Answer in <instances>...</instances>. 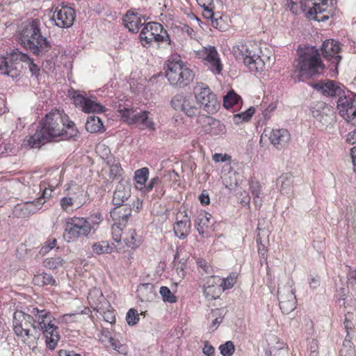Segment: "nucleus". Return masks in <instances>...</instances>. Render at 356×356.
I'll use <instances>...</instances> for the list:
<instances>
[{"mask_svg":"<svg viewBox=\"0 0 356 356\" xmlns=\"http://www.w3.org/2000/svg\"><path fill=\"white\" fill-rule=\"evenodd\" d=\"M78 133L75 124L67 115L61 111H51L42 120L35 133L25 138L24 144L31 148H39L54 138L70 139Z\"/></svg>","mask_w":356,"mask_h":356,"instance_id":"f257e3e1","label":"nucleus"},{"mask_svg":"<svg viewBox=\"0 0 356 356\" xmlns=\"http://www.w3.org/2000/svg\"><path fill=\"white\" fill-rule=\"evenodd\" d=\"M113 204L117 207L111 212L113 216L119 215V218L127 220L132 209L138 212L142 208V202L138 199H131V186L129 182L121 179L116 185L113 195Z\"/></svg>","mask_w":356,"mask_h":356,"instance_id":"f03ea898","label":"nucleus"},{"mask_svg":"<svg viewBox=\"0 0 356 356\" xmlns=\"http://www.w3.org/2000/svg\"><path fill=\"white\" fill-rule=\"evenodd\" d=\"M19 40L22 44L34 54L41 56L49 51L50 42L42 34V22L40 19H32L23 29Z\"/></svg>","mask_w":356,"mask_h":356,"instance_id":"7ed1b4c3","label":"nucleus"},{"mask_svg":"<svg viewBox=\"0 0 356 356\" xmlns=\"http://www.w3.org/2000/svg\"><path fill=\"white\" fill-rule=\"evenodd\" d=\"M295 73L298 72L296 81H300L303 76H312L321 73L325 65L320 58L318 50L315 47H306L299 53Z\"/></svg>","mask_w":356,"mask_h":356,"instance_id":"20e7f679","label":"nucleus"},{"mask_svg":"<svg viewBox=\"0 0 356 356\" xmlns=\"http://www.w3.org/2000/svg\"><path fill=\"white\" fill-rule=\"evenodd\" d=\"M28 312L35 317V323L38 322L37 330L42 332L47 347L54 350L60 340V334L51 313L47 309H39L33 307L28 308Z\"/></svg>","mask_w":356,"mask_h":356,"instance_id":"39448f33","label":"nucleus"},{"mask_svg":"<svg viewBox=\"0 0 356 356\" xmlns=\"http://www.w3.org/2000/svg\"><path fill=\"white\" fill-rule=\"evenodd\" d=\"M328 2L329 0H289V8L296 15L303 13L309 19L325 22L329 19V15L325 14L329 8Z\"/></svg>","mask_w":356,"mask_h":356,"instance_id":"423d86ee","label":"nucleus"},{"mask_svg":"<svg viewBox=\"0 0 356 356\" xmlns=\"http://www.w3.org/2000/svg\"><path fill=\"white\" fill-rule=\"evenodd\" d=\"M13 330L15 334L29 346L35 345L40 338V333L37 330L34 317L29 312L26 314L17 311L13 316Z\"/></svg>","mask_w":356,"mask_h":356,"instance_id":"0eeeda50","label":"nucleus"},{"mask_svg":"<svg viewBox=\"0 0 356 356\" xmlns=\"http://www.w3.org/2000/svg\"><path fill=\"white\" fill-rule=\"evenodd\" d=\"M165 76L170 85L181 88L193 81L195 74L181 60H168L165 64Z\"/></svg>","mask_w":356,"mask_h":356,"instance_id":"6e6552de","label":"nucleus"},{"mask_svg":"<svg viewBox=\"0 0 356 356\" xmlns=\"http://www.w3.org/2000/svg\"><path fill=\"white\" fill-rule=\"evenodd\" d=\"M92 230L93 226L86 218L73 216L65 220V237L68 242L81 236L88 237Z\"/></svg>","mask_w":356,"mask_h":356,"instance_id":"1a4fd4ad","label":"nucleus"},{"mask_svg":"<svg viewBox=\"0 0 356 356\" xmlns=\"http://www.w3.org/2000/svg\"><path fill=\"white\" fill-rule=\"evenodd\" d=\"M238 51L237 56L243 58L244 64L250 71L257 72L263 70L265 63L259 55L261 50L257 44H241L238 46Z\"/></svg>","mask_w":356,"mask_h":356,"instance_id":"9d476101","label":"nucleus"},{"mask_svg":"<svg viewBox=\"0 0 356 356\" xmlns=\"http://www.w3.org/2000/svg\"><path fill=\"white\" fill-rule=\"evenodd\" d=\"M140 40L143 47L152 44L153 42H167L170 44L168 32L163 26L157 22H149L145 25L140 33Z\"/></svg>","mask_w":356,"mask_h":356,"instance_id":"9b49d317","label":"nucleus"},{"mask_svg":"<svg viewBox=\"0 0 356 356\" xmlns=\"http://www.w3.org/2000/svg\"><path fill=\"white\" fill-rule=\"evenodd\" d=\"M121 118L128 124H136L140 129L155 130L154 122L148 116L147 111L136 112L133 108H123L118 109Z\"/></svg>","mask_w":356,"mask_h":356,"instance_id":"f8f14e48","label":"nucleus"},{"mask_svg":"<svg viewBox=\"0 0 356 356\" xmlns=\"http://www.w3.org/2000/svg\"><path fill=\"white\" fill-rule=\"evenodd\" d=\"M195 97L204 109L209 113H213L218 110L219 103L216 95L204 83H197L193 89Z\"/></svg>","mask_w":356,"mask_h":356,"instance_id":"ddd939ff","label":"nucleus"},{"mask_svg":"<svg viewBox=\"0 0 356 356\" xmlns=\"http://www.w3.org/2000/svg\"><path fill=\"white\" fill-rule=\"evenodd\" d=\"M170 103L175 111L182 112L189 118L195 117L200 113V108L197 106L191 95L177 94L172 98Z\"/></svg>","mask_w":356,"mask_h":356,"instance_id":"4468645a","label":"nucleus"},{"mask_svg":"<svg viewBox=\"0 0 356 356\" xmlns=\"http://www.w3.org/2000/svg\"><path fill=\"white\" fill-rule=\"evenodd\" d=\"M197 55L213 74H220L221 73L223 65L215 47H204L197 51Z\"/></svg>","mask_w":356,"mask_h":356,"instance_id":"2eb2a0df","label":"nucleus"},{"mask_svg":"<svg viewBox=\"0 0 356 356\" xmlns=\"http://www.w3.org/2000/svg\"><path fill=\"white\" fill-rule=\"evenodd\" d=\"M69 96L73 99V103L84 113H104L106 108L103 105L84 97L77 90H70Z\"/></svg>","mask_w":356,"mask_h":356,"instance_id":"dca6fc26","label":"nucleus"},{"mask_svg":"<svg viewBox=\"0 0 356 356\" xmlns=\"http://www.w3.org/2000/svg\"><path fill=\"white\" fill-rule=\"evenodd\" d=\"M289 280L287 285L284 286H279L277 290V297L280 303V307L283 314H289L293 312L296 305V298L294 290L292 289L291 282Z\"/></svg>","mask_w":356,"mask_h":356,"instance_id":"f3484780","label":"nucleus"},{"mask_svg":"<svg viewBox=\"0 0 356 356\" xmlns=\"http://www.w3.org/2000/svg\"><path fill=\"white\" fill-rule=\"evenodd\" d=\"M311 110L313 117L323 127H328L335 121L334 111L323 102H316Z\"/></svg>","mask_w":356,"mask_h":356,"instance_id":"a211bd4d","label":"nucleus"},{"mask_svg":"<svg viewBox=\"0 0 356 356\" xmlns=\"http://www.w3.org/2000/svg\"><path fill=\"white\" fill-rule=\"evenodd\" d=\"M39 190L42 192L41 196L35 201L31 202H26V204L19 206L20 210L24 214L34 213L37 210L41 209L42 206L45 202L44 199H48L51 196V193L54 191V187L50 186L46 181H43L40 184Z\"/></svg>","mask_w":356,"mask_h":356,"instance_id":"6ab92c4d","label":"nucleus"},{"mask_svg":"<svg viewBox=\"0 0 356 356\" xmlns=\"http://www.w3.org/2000/svg\"><path fill=\"white\" fill-rule=\"evenodd\" d=\"M8 62H13V65H17L18 66L19 74H21V69L22 67L21 62L25 63L26 67L29 68L32 76L38 78L40 74V67L39 64L35 63L27 54H23L18 49L13 50L10 54Z\"/></svg>","mask_w":356,"mask_h":356,"instance_id":"aec40b11","label":"nucleus"},{"mask_svg":"<svg viewBox=\"0 0 356 356\" xmlns=\"http://www.w3.org/2000/svg\"><path fill=\"white\" fill-rule=\"evenodd\" d=\"M321 50L323 57L332 63L335 74H337V67L341 59L339 55L341 50L340 44L332 39L327 40L322 44Z\"/></svg>","mask_w":356,"mask_h":356,"instance_id":"412c9836","label":"nucleus"},{"mask_svg":"<svg viewBox=\"0 0 356 356\" xmlns=\"http://www.w3.org/2000/svg\"><path fill=\"white\" fill-rule=\"evenodd\" d=\"M51 19L55 22V24L60 28H68L73 25L75 19L74 10L68 6H62L57 8L52 17Z\"/></svg>","mask_w":356,"mask_h":356,"instance_id":"4be33fe9","label":"nucleus"},{"mask_svg":"<svg viewBox=\"0 0 356 356\" xmlns=\"http://www.w3.org/2000/svg\"><path fill=\"white\" fill-rule=\"evenodd\" d=\"M355 97V94L352 92L350 90H347L346 92L343 90L342 95L339 96V99L337 102V108L339 111V113L343 118H345L348 114H353V108L355 106L354 105V99Z\"/></svg>","mask_w":356,"mask_h":356,"instance_id":"5701e85b","label":"nucleus"},{"mask_svg":"<svg viewBox=\"0 0 356 356\" xmlns=\"http://www.w3.org/2000/svg\"><path fill=\"white\" fill-rule=\"evenodd\" d=\"M270 143L277 149L285 147L291 140V134L286 129H273L269 134Z\"/></svg>","mask_w":356,"mask_h":356,"instance_id":"b1692460","label":"nucleus"},{"mask_svg":"<svg viewBox=\"0 0 356 356\" xmlns=\"http://www.w3.org/2000/svg\"><path fill=\"white\" fill-rule=\"evenodd\" d=\"M219 276H210L207 277L204 285V296L209 299H216L220 296L222 291Z\"/></svg>","mask_w":356,"mask_h":356,"instance_id":"393cba45","label":"nucleus"},{"mask_svg":"<svg viewBox=\"0 0 356 356\" xmlns=\"http://www.w3.org/2000/svg\"><path fill=\"white\" fill-rule=\"evenodd\" d=\"M191 222L190 217L185 213L181 219H177L174 225V232L177 237L180 239H184L190 234Z\"/></svg>","mask_w":356,"mask_h":356,"instance_id":"a878e982","label":"nucleus"},{"mask_svg":"<svg viewBox=\"0 0 356 356\" xmlns=\"http://www.w3.org/2000/svg\"><path fill=\"white\" fill-rule=\"evenodd\" d=\"M67 195L76 204V209L80 208L88 200L87 191H85L83 187L76 185H73L70 188H69V193Z\"/></svg>","mask_w":356,"mask_h":356,"instance_id":"bb28decb","label":"nucleus"},{"mask_svg":"<svg viewBox=\"0 0 356 356\" xmlns=\"http://www.w3.org/2000/svg\"><path fill=\"white\" fill-rule=\"evenodd\" d=\"M124 24L130 32L137 33L143 23L141 22L140 16L137 13L128 11L123 18Z\"/></svg>","mask_w":356,"mask_h":356,"instance_id":"cd10ccee","label":"nucleus"},{"mask_svg":"<svg viewBox=\"0 0 356 356\" xmlns=\"http://www.w3.org/2000/svg\"><path fill=\"white\" fill-rule=\"evenodd\" d=\"M315 87L321 90L323 94L330 97L340 96L342 95V92H343V90L341 87L337 85L333 81H327L326 83H318Z\"/></svg>","mask_w":356,"mask_h":356,"instance_id":"c85d7f7f","label":"nucleus"},{"mask_svg":"<svg viewBox=\"0 0 356 356\" xmlns=\"http://www.w3.org/2000/svg\"><path fill=\"white\" fill-rule=\"evenodd\" d=\"M10 54L3 58L0 63V74L6 75L13 79L19 76V69L17 65H13V62H8Z\"/></svg>","mask_w":356,"mask_h":356,"instance_id":"c756f323","label":"nucleus"},{"mask_svg":"<svg viewBox=\"0 0 356 356\" xmlns=\"http://www.w3.org/2000/svg\"><path fill=\"white\" fill-rule=\"evenodd\" d=\"M211 217V214L206 212H200L197 216L195 225L200 235H204L206 232L205 229L209 227Z\"/></svg>","mask_w":356,"mask_h":356,"instance_id":"7c9ffc66","label":"nucleus"},{"mask_svg":"<svg viewBox=\"0 0 356 356\" xmlns=\"http://www.w3.org/2000/svg\"><path fill=\"white\" fill-rule=\"evenodd\" d=\"M86 129L88 132L97 133L104 131L102 120L95 115L89 116L86 122Z\"/></svg>","mask_w":356,"mask_h":356,"instance_id":"2f4dec72","label":"nucleus"},{"mask_svg":"<svg viewBox=\"0 0 356 356\" xmlns=\"http://www.w3.org/2000/svg\"><path fill=\"white\" fill-rule=\"evenodd\" d=\"M115 246L110 245L107 241H101L95 243L92 245V249L94 253L97 254H110L114 251Z\"/></svg>","mask_w":356,"mask_h":356,"instance_id":"473e14b6","label":"nucleus"},{"mask_svg":"<svg viewBox=\"0 0 356 356\" xmlns=\"http://www.w3.org/2000/svg\"><path fill=\"white\" fill-rule=\"evenodd\" d=\"M293 183V177L290 175H283L277 179V184L280 185V191L283 194H288L291 191Z\"/></svg>","mask_w":356,"mask_h":356,"instance_id":"72a5a7b5","label":"nucleus"},{"mask_svg":"<svg viewBox=\"0 0 356 356\" xmlns=\"http://www.w3.org/2000/svg\"><path fill=\"white\" fill-rule=\"evenodd\" d=\"M226 131L227 129L225 125L220 120L214 118L213 122L211 123L207 134H210L211 136H220L225 134Z\"/></svg>","mask_w":356,"mask_h":356,"instance_id":"f704fd0d","label":"nucleus"},{"mask_svg":"<svg viewBox=\"0 0 356 356\" xmlns=\"http://www.w3.org/2000/svg\"><path fill=\"white\" fill-rule=\"evenodd\" d=\"M103 299L104 296L102 293L97 289L90 290L88 296V302L90 306L94 309L97 308L99 302H101Z\"/></svg>","mask_w":356,"mask_h":356,"instance_id":"c9c22d12","label":"nucleus"},{"mask_svg":"<svg viewBox=\"0 0 356 356\" xmlns=\"http://www.w3.org/2000/svg\"><path fill=\"white\" fill-rule=\"evenodd\" d=\"M241 100V97L231 90L224 97L223 105L226 108H229L238 104Z\"/></svg>","mask_w":356,"mask_h":356,"instance_id":"e433bc0d","label":"nucleus"},{"mask_svg":"<svg viewBox=\"0 0 356 356\" xmlns=\"http://www.w3.org/2000/svg\"><path fill=\"white\" fill-rule=\"evenodd\" d=\"M254 111L255 108L250 106L245 111L234 115L233 120L236 124H239L243 122L248 121L254 113Z\"/></svg>","mask_w":356,"mask_h":356,"instance_id":"4c0bfd02","label":"nucleus"},{"mask_svg":"<svg viewBox=\"0 0 356 356\" xmlns=\"http://www.w3.org/2000/svg\"><path fill=\"white\" fill-rule=\"evenodd\" d=\"M33 282L38 285H56V281L53 276L46 273H42L41 274L35 275Z\"/></svg>","mask_w":356,"mask_h":356,"instance_id":"58836bf2","label":"nucleus"},{"mask_svg":"<svg viewBox=\"0 0 356 356\" xmlns=\"http://www.w3.org/2000/svg\"><path fill=\"white\" fill-rule=\"evenodd\" d=\"M149 173V169L145 167L136 170L134 172V180L136 183L141 186H145L148 179Z\"/></svg>","mask_w":356,"mask_h":356,"instance_id":"ea45409f","label":"nucleus"},{"mask_svg":"<svg viewBox=\"0 0 356 356\" xmlns=\"http://www.w3.org/2000/svg\"><path fill=\"white\" fill-rule=\"evenodd\" d=\"M237 277L238 275L236 273H232L226 278H220L222 291H224L232 288L236 282Z\"/></svg>","mask_w":356,"mask_h":356,"instance_id":"a19ab883","label":"nucleus"},{"mask_svg":"<svg viewBox=\"0 0 356 356\" xmlns=\"http://www.w3.org/2000/svg\"><path fill=\"white\" fill-rule=\"evenodd\" d=\"M213 120L214 118L211 116L200 115L197 117V123L202 129V131L207 134L209 129L210 124L213 122Z\"/></svg>","mask_w":356,"mask_h":356,"instance_id":"79ce46f5","label":"nucleus"},{"mask_svg":"<svg viewBox=\"0 0 356 356\" xmlns=\"http://www.w3.org/2000/svg\"><path fill=\"white\" fill-rule=\"evenodd\" d=\"M136 232L134 229H130L127 233V236L124 241L126 245L131 248H136L140 244V240L136 238Z\"/></svg>","mask_w":356,"mask_h":356,"instance_id":"37998d69","label":"nucleus"},{"mask_svg":"<svg viewBox=\"0 0 356 356\" xmlns=\"http://www.w3.org/2000/svg\"><path fill=\"white\" fill-rule=\"evenodd\" d=\"M63 264L64 260L60 257L47 258L44 261V266L52 270L63 266Z\"/></svg>","mask_w":356,"mask_h":356,"instance_id":"c03bdc74","label":"nucleus"},{"mask_svg":"<svg viewBox=\"0 0 356 356\" xmlns=\"http://www.w3.org/2000/svg\"><path fill=\"white\" fill-rule=\"evenodd\" d=\"M219 350L222 356H232L235 351V346L232 341H228L220 345Z\"/></svg>","mask_w":356,"mask_h":356,"instance_id":"a18cd8bd","label":"nucleus"},{"mask_svg":"<svg viewBox=\"0 0 356 356\" xmlns=\"http://www.w3.org/2000/svg\"><path fill=\"white\" fill-rule=\"evenodd\" d=\"M159 293L164 302L174 303L177 302V298L174 296L167 286H161Z\"/></svg>","mask_w":356,"mask_h":356,"instance_id":"49530a36","label":"nucleus"},{"mask_svg":"<svg viewBox=\"0 0 356 356\" xmlns=\"http://www.w3.org/2000/svg\"><path fill=\"white\" fill-rule=\"evenodd\" d=\"M60 205L63 211L70 213L73 211L72 207L76 206V204L67 195L60 199Z\"/></svg>","mask_w":356,"mask_h":356,"instance_id":"de8ad7c7","label":"nucleus"},{"mask_svg":"<svg viewBox=\"0 0 356 356\" xmlns=\"http://www.w3.org/2000/svg\"><path fill=\"white\" fill-rule=\"evenodd\" d=\"M213 317H214V319L212 321L211 328L213 330H216L218 326L220 325V323L222 322L223 318V315L222 313V311L220 309H216L212 312Z\"/></svg>","mask_w":356,"mask_h":356,"instance_id":"09e8293b","label":"nucleus"},{"mask_svg":"<svg viewBox=\"0 0 356 356\" xmlns=\"http://www.w3.org/2000/svg\"><path fill=\"white\" fill-rule=\"evenodd\" d=\"M138 312L134 309H130L127 313L126 320L129 325H136L139 321Z\"/></svg>","mask_w":356,"mask_h":356,"instance_id":"8fccbe9b","label":"nucleus"},{"mask_svg":"<svg viewBox=\"0 0 356 356\" xmlns=\"http://www.w3.org/2000/svg\"><path fill=\"white\" fill-rule=\"evenodd\" d=\"M99 341L106 347H109V343L112 341L113 337L111 333L108 330H104L101 332L100 336H99Z\"/></svg>","mask_w":356,"mask_h":356,"instance_id":"3c124183","label":"nucleus"},{"mask_svg":"<svg viewBox=\"0 0 356 356\" xmlns=\"http://www.w3.org/2000/svg\"><path fill=\"white\" fill-rule=\"evenodd\" d=\"M277 346H271L269 348L268 352H266L268 356H276V354L279 352V350H283L284 352H286L284 349L285 344L283 342H277Z\"/></svg>","mask_w":356,"mask_h":356,"instance_id":"603ef678","label":"nucleus"},{"mask_svg":"<svg viewBox=\"0 0 356 356\" xmlns=\"http://www.w3.org/2000/svg\"><path fill=\"white\" fill-rule=\"evenodd\" d=\"M111 233L113 239L115 242L120 243L121 241L122 229L118 225H113L111 227Z\"/></svg>","mask_w":356,"mask_h":356,"instance_id":"864d4df0","label":"nucleus"},{"mask_svg":"<svg viewBox=\"0 0 356 356\" xmlns=\"http://www.w3.org/2000/svg\"><path fill=\"white\" fill-rule=\"evenodd\" d=\"M204 17L211 19L212 21V24L216 28H218V19L215 18V14L213 13V9H207L205 11H203Z\"/></svg>","mask_w":356,"mask_h":356,"instance_id":"5fc2aeb1","label":"nucleus"},{"mask_svg":"<svg viewBox=\"0 0 356 356\" xmlns=\"http://www.w3.org/2000/svg\"><path fill=\"white\" fill-rule=\"evenodd\" d=\"M108 348H111L118 353H123L124 351V348L122 343L114 337L113 338L112 341L109 343Z\"/></svg>","mask_w":356,"mask_h":356,"instance_id":"6e6d98bb","label":"nucleus"},{"mask_svg":"<svg viewBox=\"0 0 356 356\" xmlns=\"http://www.w3.org/2000/svg\"><path fill=\"white\" fill-rule=\"evenodd\" d=\"M122 172V169L119 164H113L111 166L110 168V176L112 178H115L118 176H120Z\"/></svg>","mask_w":356,"mask_h":356,"instance_id":"4d7b16f0","label":"nucleus"},{"mask_svg":"<svg viewBox=\"0 0 356 356\" xmlns=\"http://www.w3.org/2000/svg\"><path fill=\"white\" fill-rule=\"evenodd\" d=\"M202 353L206 356H215V348L208 341H206L202 348Z\"/></svg>","mask_w":356,"mask_h":356,"instance_id":"13d9d810","label":"nucleus"},{"mask_svg":"<svg viewBox=\"0 0 356 356\" xmlns=\"http://www.w3.org/2000/svg\"><path fill=\"white\" fill-rule=\"evenodd\" d=\"M250 188L252 190L253 197L259 198L261 192V186L259 184L258 182H252L250 185Z\"/></svg>","mask_w":356,"mask_h":356,"instance_id":"bf43d9fd","label":"nucleus"},{"mask_svg":"<svg viewBox=\"0 0 356 356\" xmlns=\"http://www.w3.org/2000/svg\"><path fill=\"white\" fill-rule=\"evenodd\" d=\"M160 182V178L159 177H155L149 181L148 184L145 187V191L149 193L150 192L153 188L156 186Z\"/></svg>","mask_w":356,"mask_h":356,"instance_id":"052dcab7","label":"nucleus"},{"mask_svg":"<svg viewBox=\"0 0 356 356\" xmlns=\"http://www.w3.org/2000/svg\"><path fill=\"white\" fill-rule=\"evenodd\" d=\"M102 220V215L99 213H95L91 216V222L90 224L93 226V228L95 225H99V223Z\"/></svg>","mask_w":356,"mask_h":356,"instance_id":"680f3d73","label":"nucleus"},{"mask_svg":"<svg viewBox=\"0 0 356 356\" xmlns=\"http://www.w3.org/2000/svg\"><path fill=\"white\" fill-rule=\"evenodd\" d=\"M104 319L110 323H113L115 321V316L113 312L107 311L104 314Z\"/></svg>","mask_w":356,"mask_h":356,"instance_id":"e2e57ef3","label":"nucleus"},{"mask_svg":"<svg viewBox=\"0 0 356 356\" xmlns=\"http://www.w3.org/2000/svg\"><path fill=\"white\" fill-rule=\"evenodd\" d=\"M229 157L225 154V155H222V154H218V153H216L213 156V160L218 163V162H225L226 161Z\"/></svg>","mask_w":356,"mask_h":356,"instance_id":"0e129e2a","label":"nucleus"},{"mask_svg":"<svg viewBox=\"0 0 356 356\" xmlns=\"http://www.w3.org/2000/svg\"><path fill=\"white\" fill-rule=\"evenodd\" d=\"M346 141L350 144L356 145V130L348 134Z\"/></svg>","mask_w":356,"mask_h":356,"instance_id":"69168bd1","label":"nucleus"},{"mask_svg":"<svg viewBox=\"0 0 356 356\" xmlns=\"http://www.w3.org/2000/svg\"><path fill=\"white\" fill-rule=\"evenodd\" d=\"M341 356H355L354 348H341L340 350Z\"/></svg>","mask_w":356,"mask_h":356,"instance_id":"338daca9","label":"nucleus"},{"mask_svg":"<svg viewBox=\"0 0 356 356\" xmlns=\"http://www.w3.org/2000/svg\"><path fill=\"white\" fill-rule=\"evenodd\" d=\"M350 155L352 158V161L354 167V170L356 172V145H354L350 149Z\"/></svg>","mask_w":356,"mask_h":356,"instance_id":"774afa93","label":"nucleus"}]
</instances>
